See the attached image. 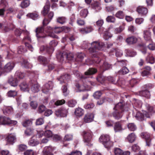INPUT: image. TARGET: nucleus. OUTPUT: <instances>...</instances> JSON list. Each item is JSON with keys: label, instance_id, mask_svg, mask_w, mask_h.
I'll return each instance as SVG.
<instances>
[{"label": "nucleus", "instance_id": "44", "mask_svg": "<svg viewBox=\"0 0 155 155\" xmlns=\"http://www.w3.org/2000/svg\"><path fill=\"white\" fill-rule=\"evenodd\" d=\"M68 84H66L65 85H64L63 86V88L62 89V92L64 95V96H67L68 94V87L67 86Z\"/></svg>", "mask_w": 155, "mask_h": 155}, {"label": "nucleus", "instance_id": "46", "mask_svg": "<svg viewBox=\"0 0 155 155\" xmlns=\"http://www.w3.org/2000/svg\"><path fill=\"white\" fill-rule=\"evenodd\" d=\"M84 54L82 53L78 54L77 55V58L76 59V61H81L84 58Z\"/></svg>", "mask_w": 155, "mask_h": 155}, {"label": "nucleus", "instance_id": "1", "mask_svg": "<svg viewBox=\"0 0 155 155\" xmlns=\"http://www.w3.org/2000/svg\"><path fill=\"white\" fill-rule=\"evenodd\" d=\"M104 44L101 42L95 41L91 44V47L89 49L91 53H94L101 50L104 46Z\"/></svg>", "mask_w": 155, "mask_h": 155}, {"label": "nucleus", "instance_id": "25", "mask_svg": "<svg viewBox=\"0 0 155 155\" xmlns=\"http://www.w3.org/2000/svg\"><path fill=\"white\" fill-rule=\"evenodd\" d=\"M79 31L82 34H84L91 32L92 31V28L91 26H88L80 29Z\"/></svg>", "mask_w": 155, "mask_h": 155}, {"label": "nucleus", "instance_id": "52", "mask_svg": "<svg viewBox=\"0 0 155 155\" xmlns=\"http://www.w3.org/2000/svg\"><path fill=\"white\" fill-rule=\"evenodd\" d=\"M44 122L43 118H40L36 120V125H40L42 124Z\"/></svg>", "mask_w": 155, "mask_h": 155}, {"label": "nucleus", "instance_id": "48", "mask_svg": "<svg viewBox=\"0 0 155 155\" xmlns=\"http://www.w3.org/2000/svg\"><path fill=\"white\" fill-rule=\"evenodd\" d=\"M27 16L34 20H35L38 17V15L36 13H28Z\"/></svg>", "mask_w": 155, "mask_h": 155}, {"label": "nucleus", "instance_id": "35", "mask_svg": "<svg viewBox=\"0 0 155 155\" xmlns=\"http://www.w3.org/2000/svg\"><path fill=\"white\" fill-rule=\"evenodd\" d=\"M30 4V3L29 0H25L21 2L20 6L22 8H24L28 7Z\"/></svg>", "mask_w": 155, "mask_h": 155}, {"label": "nucleus", "instance_id": "19", "mask_svg": "<svg viewBox=\"0 0 155 155\" xmlns=\"http://www.w3.org/2000/svg\"><path fill=\"white\" fill-rule=\"evenodd\" d=\"M123 112L119 110H116L112 113V115L115 119L118 120L122 117Z\"/></svg>", "mask_w": 155, "mask_h": 155}, {"label": "nucleus", "instance_id": "43", "mask_svg": "<svg viewBox=\"0 0 155 155\" xmlns=\"http://www.w3.org/2000/svg\"><path fill=\"white\" fill-rule=\"evenodd\" d=\"M66 18L64 17H59L57 19V21L62 24L66 22Z\"/></svg>", "mask_w": 155, "mask_h": 155}, {"label": "nucleus", "instance_id": "57", "mask_svg": "<svg viewBox=\"0 0 155 155\" xmlns=\"http://www.w3.org/2000/svg\"><path fill=\"white\" fill-rule=\"evenodd\" d=\"M65 103V101L64 99L58 100L57 101L54 103V104L57 106H60L64 104Z\"/></svg>", "mask_w": 155, "mask_h": 155}, {"label": "nucleus", "instance_id": "38", "mask_svg": "<svg viewBox=\"0 0 155 155\" xmlns=\"http://www.w3.org/2000/svg\"><path fill=\"white\" fill-rule=\"evenodd\" d=\"M146 106L149 112L152 113H155V108L153 107L148 104H146Z\"/></svg>", "mask_w": 155, "mask_h": 155}, {"label": "nucleus", "instance_id": "41", "mask_svg": "<svg viewBox=\"0 0 155 155\" xmlns=\"http://www.w3.org/2000/svg\"><path fill=\"white\" fill-rule=\"evenodd\" d=\"M127 127L129 129L132 131H134L137 129L136 126L133 123H129L127 125Z\"/></svg>", "mask_w": 155, "mask_h": 155}, {"label": "nucleus", "instance_id": "4", "mask_svg": "<svg viewBox=\"0 0 155 155\" xmlns=\"http://www.w3.org/2000/svg\"><path fill=\"white\" fill-rule=\"evenodd\" d=\"M50 44L51 45L50 47L46 46H42L40 48L41 51H45L49 54L51 53L53 51V46L56 45L54 41H52L50 43Z\"/></svg>", "mask_w": 155, "mask_h": 155}, {"label": "nucleus", "instance_id": "12", "mask_svg": "<svg viewBox=\"0 0 155 155\" xmlns=\"http://www.w3.org/2000/svg\"><path fill=\"white\" fill-rule=\"evenodd\" d=\"M137 11L139 14L143 15H146L148 12L147 8L143 6H138L137 8Z\"/></svg>", "mask_w": 155, "mask_h": 155}, {"label": "nucleus", "instance_id": "60", "mask_svg": "<svg viewBox=\"0 0 155 155\" xmlns=\"http://www.w3.org/2000/svg\"><path fill=\"white\" fill-rule=\"evenodd\" d=\"M62 31V27H55L53 28V32L56 33H59Z\"/></svg>", "mask_w": 155, "mask_h": 155}, {"label": "nucleus", "instance_id": "49", "mask_svg": "<svg viewBox=\"0 0 155 155\" xmlns=\"http://www.w3.org/2000/svg\"><path fill=\"white\" fill-rule=\"evenodd\" d=\"M115 16L117 18L121 19L124 18V15L123 11H119L117 12Z\"/></svg>", "mask_w": 155, "mask_h": 155}, {"label": "nucleus", "instance_id": "24", "mask_svg": "<svg viewBox=\"0 0 155 155\" xmlns=\"http://www.w3.org/2000/svg\"><path fill=\"white\" fill-rule=\"evenodd\" d=\"M8 82L12 86L15 87L17 85L18 81L16 78L11 77L9 78Z\"/></svg>", "mask_w": 155, "mask_h": 155}, {"label": "nucleus", "instance_id": "30", "mask_svg": "<svg viewBox=\"0 0 155 155\" xmlns=\"http://www.w3.org/2000/svg\"><path fill=\"white\" fill-rule=\"evenodd\" d=\"M32 124V120L31 119L25 120L22 122V125L24 127H27L31 125Z\"/></svg>", "mask_w": 155, "mask_h": 155}, {"label": "nucleus", "instance_id": "58", "mask_svg": "<svg viewBox=\"0 0 155 155\" xmlns=\"http://www.w3.org/2000/svg\"><path fill=\"white\" fill-rule=\"evenodd\" d=\"M94 106V104L93 103H91L89 104H87L84 105V107L86 109H90L93 108Z\"/></svg>", "mask_w": 155, "mask_h": 155}, {"label": "nucleus", "instance_id": "62", "mask_svg": "<svg viewBox=\"0 0 155 155\" xmlns=\"http://www.w3.org/2000/svg\"><path fill=\"white\" fill-rule=\"evenodd\" d=\"M31 106L33 109H35L37 107L38 103L36 101H32L30 103Z\"/></svg>", "mask_w": 155, "mask_h": 155}, {"label": "nucleus", "instance_id": "56", "mask_svg": "<svg viewBox=\"0 0 155 155\" xmlns=\"http://www.w3.org/2000/svg\"><path fill=\"white\" fill-rule=\"evenodd\" d=\"M131 149L135 152L139 151L140 149L139 146L137 144L133 145L131 147Z\"/></svg>", "mask_w": 155, "mask_h": 155}, {"label": "nucleus", "instance_id": "27", "mask_svg": "<svg viewBox=\"0 0 155 155\" xmlns=\"http://www.w3.org/2000/svg\"><path fill=\"white\" fill-rule=\"evenodd\" d=\"M38 61L40 63L45 65L48 63V60L47 58L44 56H39L37 58Z\"/></svg>", "mask_w": 155, "mask_h": 155}, {"label": "nucleus", "instance_id": "15", "mask_svg": "<svg viewBox=\"0 0 155 155\" xmlns=\"http://www.w3.org/2000/svg\"><path fill=\"white\" fill-rule=\"evenodd\" d=\"M114 129L115 132L120 131L123 130L121 123L119 121L116 122L114 123Z\"/></svg>", "mask_w": 155, "mask_h": 155}, {"label": "nucleus", "instance_id": "37", "mask_svg": "<svg viewBox=\"0 0 155 155\" xmlns=\"http://www.w3.org/2000/svg\"><path fill=\"white\" fill-rule=\"evenodd\" d=\"M33 130L31 128H27L25 131V134L27 136H30L33 134Z\"/></svg>", "mask_w": 155, "mask_h": 155}, {"label": "nucleus", "instance_id": "23", "mask_svg": "<svg viewBox=\"0 0 155 155\" xmlns=\"http://www.w3.org/2000/svg\"><path fill=\"white\" fill-rule=\"evenodd\" d=\"M74 114L76 117H80L84 114V111L81 108L78 107L75 109Z\"/></svg>", "mask_w": 155, "mask_h": 155}, {"label": "nucleus", "instance_id": "2", "mask_svg": "<svg viewBox=\"0 0 155 155\" xmlns=\"http://www.w3.org/2000/svg\"><path fill=\"white\" fill-rule=\"evenodd\" d=\"M17 122L16 120H13L10 119L6 117H0V124L7 125L11 124L13 125H16Z\"/></svg>", "mask_w": 155, "mask_h": 155}, {"label": "nucleus", "instance_id": "59", "mask_svg": "<svg viewBox=\"0 0 155 155\" xmlns=\"http://www.w3.org/2000/svg\"><path fill=\"white\" fill-rule=\"evenodd\" d=\"M45 136L47 137H51L53 136L52 132L50 130L46 131L44 133Z\"/></svg>", "mask_w": 155, "mask_h": 155}, {"label": "nucleus", "instance_id": "9", "mask_svg": "<svg viewBox=\"0 0 155 155\" xmlns=\"http://www.w3.org/2000/svg\"><path fill=\"white\" fill-rule=\"evenodd\" d=\"M44 26H41L38 27L35 30L36 33V36L38 38H44L45 37L41 35L44 32L45 29Z\"/></svg>", "mask_w": 155, "mask_h": 155}, {"label": "nucleus", "instance_id": "53", "mask_svg": "<svg viewBox=\"0 0 155 155\" xmlns=\"http://www.w3.org/2000/svg\"><path fill=\"white\" fill-rule=\"evenodd\" d=\"M102 95V93L100 91H96L93 94V96L95 98L98 99Z\"/></svg>", "mask_w": 155, "mask_h": 155}, {"label": "nucleus", "instance_id": "5", "mask_svg": "<svg viewBox=\"0 0 155 155\" xmlns=\"http://www.w3.org/2000/svg\"><path fill=\"white\" fill-rule=\"evenodd\" d=\"M7 143L10 144H13L16 141V136L14 133L8 134L5 138Z\"/></svg>", "mask_w": 155, "mask_h": 155}, {"label": "nucleus", "instance_id": "16", "mask_svg": "<svg viewBox=\"0 0 155 155\" xmlns=\"http://www.w3.org/2000/svg\"><path fill=\"white\" fill-rule=\"evenodd\" d=\"M20 89L23 91H28L29 90L28 85L25 82H23L19 85Z\"/></svg>", "mask_w": 155, "mask_h": 155}, {"label": "nucleus", "instance_id": "39", "mask_svg": "<svg viewBox=\"0 0 155 155\" xmlns=\"http://www.w3.org/2000/svg\"><path fill=\"white\" fill-rule=\"evenodd\" d=\"M12 68H0V76L3 74H6L11 71Z\"/></svg>", "mask_w": 155, "mask_h": 155}, {"label": "nucleus", "instance_id": "11", "mask_svg": "<svg viewBox=\"0 0 155 155\" xmlns=\"http://www.w3.org/2000/svg\"><path fill=\"white\" fill-rule=\"evenodd\" d=\"M53 87L52 82L49 81L48 83H46L43 87L42 91L45 93H47L48 92L49 90L51 89Z\"/></svg>", "mask_w": 155, "mask_h": 155}, {"label": "nucleus", "instance_id": "61", "mask_svg": "<svg viewBox=\"0 0 155 155\" xmlns=\"http://www.w3.org/2000/svg\"><path fill=\"white\" fill-rule=\"evenodd\" d=\"M124 29V28L122 26H120L119 27L115 29L114 32L116 34L121 32Z\"/></svg>", "mask_w": 155, "mask_h": 155}, {"label": "nucleus", "instance_id": "13", "mask_svg": "<svg viewBox=\"0 0 155 155\" xmlns=\"http://www.w3.org/2000/svg\"><path fill=\"white\" fill-rule=\"evenodd\" d=\"M84 85H81L77 81H76L75 84V86L78 91L81 92L84 91L86 90V88H87V86H86Z\"/></svg>", "mask_w": 155, "mask_h": 155}, {"label": "nucleus", "instance_id": "63", "mask_svg": "<svg viewBox=\"0 0 155 155\" xmlns=\"http://www.w3.org/2000/svg\"><path fill=\"white\" fill-rule=\"evenodd\" d=\"M24 155H34V151L32 150H28L25 151L24 153Z\"/></svg>", "mask_w": 155, "mask_h": 155}, {"label": "nucleus", "instance_id": "17", "mask_svg": "<svg viewBox=\"0 0 155 155\" xmlns=\"http://www.w3.org/2000/svg\"><path fill=\"white\" fill-rule=\"evenodd\" d=\"M66 54L65 52H58L57 54L58 61L60 62H62L64 60V57H65Z\"/></svg>", "mask_w": 155, "mask_h": 155}, {"label": "nucleus", "instance_id": "28", "mask_svg": "<svg viewBox=\"0 0 155 155\" xmlns=\"http://www.w3.org/2000/svg\"><path fill=\"white\" fill-rule=\"evenodd\" d=\"M140 96L145 97L148 98L150 97V94L149 91L147 90L140 91L139 92Z\"/></svg>", "mask_w": 155, "mask_h": 155}, {"label": "nucleus", "instance_id": "18", "mask_svg": "<svg viewBox=\"0 0 155 155\" xmlns=\"http://www.w3.org/2000/svg\"><path fill=\"white\" fill-rule=\"evenodd\" d=\"M136 138L135 134L134 133H131L128 135L126 140L130 143H132L135 140Z\"/></svg>", "mask_w": 155, "mask_h": 155}, {"label": "nucleus", "instance_id": "54", "mask_svg": "<svg viewBox=\"0 0 155 155\" xmlns=\"http://www.w3.org/2000/svg\"><path fill=\"white\" fill-rule=\"evenodd\" d=\"M106 21L108 22H114L115 21V18L112 16H109L106 18Z\"/></svg>", "mask_w": 155, "mask_h": 155}, {"label": "nucleus", "instance_id": "21", "mask_svg": "<svg viewBox=\"0 0 155 155\" xmlns=\"http://www.w3.org/2000/svg\"><path fill=\"white\" fill-rule=\"evenodd\" d=\"M31 90L33 92H38L40 90V86L37 82L33 83L31 86Z\"/></svg>", "mask_w": 155, "mask_h": 155}, {"label": "nucleus", "instance_id": "33", "mask_svg": "<svg viewBox=\"0 0 155 155\" xmlns=\"http://www.w3.org/2000/svg\"><path fill=\"white\" fill-rule=\"evenodd\" d=\"M39 143V142L36 140L31 138L28 142V144L31 146H35Z\"/></svg>", "mask_w": 155, "mask_h": 155}, {"label": "nucleus", "instance_id": "51", "mask_svg": "<svg viewBox=\"0 0 155 155\" xmlns=\"http://www.w3.org/2000/svg\"><path fill=\"white\" fill-rule=\"evenodd\" d=\"M17 94V92L15 91H9L7 93L8 96L9 97H13Z\"/></svg>", "mask_w": 155, "mask_h": 155}, {"label": "nucleus", "instance_id": "31", "mask_svg": "<svg viewBox=\"0 0 155 155\" xmlns=\"http://www.w3.org/2000/svg\"><path fill=\"white\" fill-rule=\"evenodd\" d=\"M96 68H89L87 71L84 73L85 75H89L95 74L97 72Z\"/></svg>", "mask_w": 155, "mask_h": 155}, {"label": "nucleus", "instance_id": "20", "mask_svg": "<svg viewBox=\"0 0 155 155\" xmlns=\"http://www.w3.org/2000/svg\"><path fill=\"white\" fill-rule=\"evenodd\" d=\"M137 39L134 36H132L127 38L126 40V42L129 45H133L136 43Z\"/></svg>", "mask_w": 155, "mask_h": 155}, {"label": "nucleus", "instance_id": "22", "mask_svg": "<svg viewBox=\"0 0 155 155\" xmlns=\"http://www.w3.org/2000/svg\"><path fill=\"white\" fill-rule=\"evenodd\" d=\"M2 110L4 114L8 115L13 112V109L11 106L5 107Z\"/></svg>", "mask_w": 155, "mask_h": 155}, {"label": "nucleus", "instance_id": "3", "mask_svg": "<svg viewBox=\"0 0 155 155\" xmlns=\"http://www.w3.org/2000/svg\"><path fill=\"white\" fill-rule=\"evenodd\" d=\"M68 109L64 107H60L55 111V114L57 117H65L67 116Z\"/></svg>", "mask_w": 155, "mask_h": 155}, {"label": "nucleus", "instance_id": "14", "mask_svg": "<svg viewBox=\"0 0 155 155\" xmlns=\"http://www.w3.org/2000/svg\"><path fill=\"white\" fill-rule=\"evenodd\" d=\"M71 79L70 75L68 74H65L61 76L58 79L60 81V83L62 84L65 83L66 81L68 82Z\"/></svg>", "mask_w": 155, "mask_h": 155}, {"label": "nucleus", "instance_id": "8", "mask_svg": "<svg viewBox=\"0 0 155 155\" xmlns=\"http://www.w3.org/2000/svg\"><path fill=\"white\" fill-rule=\"evenodd\" d=\"M141 136L142 138H145L146 145L149 146L151 144V141L150 134L147 132H144L141 133Z\"/></svg>", "mask_w": 155, "mask_h": 155}, {"label": "nucleus", "instance_id": "55", "mask_svg": "<svg viewBox=\"0 0 155 155\" xmlns=\"http://www.w3.org/2000/svg\"><path fill=\"white\" fill-rule=\"evenodd\" d=\"M115 10V7L113 5L107 6L105 8V10L108 12H111Z\"/></svg>", "mask_w": 155, "mask_h": 155}, {"label": "nucleus", "instance_id": "26", "mask_svg": "<svg viewBox=\"0 0 155 155\" xmlns=\"http://www.w3.org/2000/svg\"><path fill=\"white\" fill-rule=\"evenodd\" d=\"M99 140L100 141L102 142L103 144L110 140V137L108 135H103L100 137Z\"/></svg>", "mask_w": 155, "mask_h": 155}, {"label": "nucleus", "instance_id": "10", "mask_svg": "<svg viewBox=\"0 0 155 155\" xmlns=\"http://www.w3.org/2000/svg\"><path fill=\"white\" fill-rule=\"evenodd\" d=\"M94 115L91 113H87L85 114L84 118V121L85 123H90L93 120Z\"/></svg>", "mask_w": 155, "mask_h": 155}, {"label": "nucleus", "instance_id": "50", "mask_svg": "<svg viewBox=\"0 0 155 155\" xmlns=\"http://www.w3.org/2000/svg\"><path fill=\"white\" fill-rule=\"evenodd\" d=\"M46 109L45 107L43 105H40L38 108V110L39 113H42L45 111Z\"/></svg>", "mask_w": 155, "mask_h": 155}, {"label": "nucleus", "instance_id": "6", "mask_svg": "<svg viewBox=\"0 0 155 155\" xmlns=\"http://www.w3.org/2000/svg\"><path fill=\"white\" fill-rule=\"evenodd\" d=\"M82 134L84 142L89 143L91 141L92 137V133L91 131H84L83 132Z\"/></svg>", "mask_w": 155, "mask_h": 155}, {"label": "nucleus", "instance_id": "32", "mask_svg": "<svg viewBox=\"0 0 155 155\" xmlns=\"http://www.w3.org/2000/svg\"><path fill=\"white\" fill-rule=\"evenodd\" d=\"M135 117L137 120L140 121L144 120V115L140 112H137Z\"/></svg>", "mask_w": 155, "mask_h": 155}, {"label": "nucleus", "instance_id": "7", "mask_svg": "<svg viewBox=\"0 0 155 155\" xmlns=\"http://www.w3.org/2000/svg\"><path fill=\"white\" fill-rule=\"evenodd\" d=\"M127 105L123 104L121 102L118 103L114 108V109L116 110H120L121 112H123L124 110H128V107L127 108Z\"/></svg>", "mask_w": 155, "mask_h": 155}, {"label": "nucleus", "instance_id": "42", "mask_svg": "<svg viewBox=\"0 0 155 155\" xmlns=\"http://www.w3.org/2000/svg\"><path fill=\"white\" fill-rule=\"evenodd\" d=\"M114 151L115 155H123V151L119 148H115Z\"/></svg>", "mask_w": 155, "mask_h": 155}, {"label": "nucleus", "instance_id": "40", "mask_svg": "<svg viewBox=\"0 0 155 155\" xmlns=\"http://www.w3.org/2000/svg\"><path fill=\"white\" fill-rule=\"evenodd\" d=\"M50 6L48 5H45L42 12V14L44 16H45L49 11Z\"/></svg>", "mask_w": 155, "mask_h": 155}, {"label": "nucleus", "instance_id": "34", "mask_svg": "<svg viewBox=\"0 0 155 155\" xmlns=\"http://www.w3.org/2000/svg\"><path fill=\"white\" fill-rule=\"evenodd\" d=\"M88 14V11L87 9H84L81 10L80 13V15L81 17L83 18H85Z\"/></svg>", "mask_w": 155, "mask_h": 155}, {"label": "nucleus", "instance_id": "64", "mask_svg": "<svg viewBox=\"0 0 155 155\" xmlns=\"http://www.w3.org/2000/svg\"><path fill=\"white\" fill-rule=\"evenodd\" d=\"M66 155H82L81 152L76 150L71 152L70 153H68Z\"/></svg>", "mask_w": 155, "mask_h": 155}, {"label": "nucleus", "instance_id": "45", "mask_svg": "<svg viewBox=\"0 0 155 155\" xmlns=\"http://www.w3.org/2000/svg\"><path fill=\"white\" fill-rule=\"evenodd\" d=\"M126 53L131 57H133L136 55L137 54V53L136 51H131L128 49L126 50Z\"/></svg>", "mask_w": 155, "mask_h": 155}, {"label": "nucleus", "instance_id": "47", "mask_svg": "<svg viewBox=\"0 0 155 155\" xmlns=\"http://www.w3.org/2000/svg\"><path fill=\"white\" fill-rule=\"evenodd\" d=\"M77 104V101L74 100H71L69 101L68 102V104L69 106L73 107L75 106Z\"/></svg>", "mask_w": 155, "mask_h": 155}, {"label": "nucleus", "instance_id": "29", "mask_svg": "<svg viewBox=\"0 0 155 155\" xmlns=\"http://www.w3.org/2000/svg\"><path fill=\"white\" fill-rule=\"evenodd\" d=\"M151 33L149 31H144V38L146 41H151Z\"/></svg>", "mask_w": 155, "mask_h": 155}, {"label": "nucleus", "instance_id": "36", "mask_svg": "<svg viewBox=\"0 0 155 155\" xmlns=\"http://www.w3.org/2000/svg\"><path fill=\"white\" fill-rule=\"evenodd\" d=\"M15 78L20 79H22L25 76V74L24 73H22L20 72H16L15 74Z\"/></svg>", "mask_w": 155, "mask_h": 155}]
</instances>
